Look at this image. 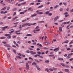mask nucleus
Here are the masks:
<instances>
[{"instance_id":"f257e3e1","label":"nucleus","mask_w":73,"mask_h":73,"mask_svg":"<svg viewBox=\"0 0 73 73\" xmlns=\"http://www.w3.org/2000/svg\"><path fill=\"white\" fill-rule=\"evenodd\" d=\"M33 25V24H29V23H26L25 24H23L22 26V27H25L26 25H29V26H31V25Z\"/></svg>"},{"instance_id":"f03ea898","label":"nucleus","mask_w":73,"mask_h":73,"mask_svg":"<svg viewBox=\"0 0 73 73\" xmlns=\"http://www.w3.org/2000/svg\"><path fill=\"white\" fill-rule=\"evenodd\" d=\"M26 66L27 70H28V69H29V65H28V62L26 63Z\"/></svg>"},{"instance_id":"7ed1b4c3","label":"nucleus","mask_w":73,"mask_h":73,"mask_svg":"<svg viewBox=\"0 0 73 73\" xmlns=\"http://www.w3.org/2000/svg\"><path fill=\"white\" fill-rule=\"evenodd\" d=\"M49 70H50V71H53L54 70H57V68H55L54 67H53L52 69L50 68L49 69Z\"/></svg>"},{"instance_id":"20e7f679","label":"nucleus","mask_w":73,"mask_h":73,"mask_svg":"<svg viewBox=\"0 0 73 73\" xmlns=\"http://www.w3.org/2000/svg\"><path fill=\"white\" fill-rule=\"evenodd\" d=\"M14 68V66H11V67L10 68H9L8 69V70H9V71H10L11 70H13V69Z\"/></svg>"},{"instance_id":"39448f33","label":"nucleus","mask_w":73,"mask_h":73,"mask_svg":"<svg viewBox=\"0 0 73 73\" xmlns=\"http://www.w3.org/2000/svg\"><path fill=\"white\" fill-rule=\"evenodd\" d=\"M9 3L11 4H13L15 3V1L12 0H9Z\"/></svg>"},{"instance_id":"423d86ee","label":"nucleus","mask_w":73,"mask_h":73,"mask_svg":"<svg viewBox=\"0 0 73 73\" xmlns=\"http://www.w3.org/2000/svg\"><path fill=\"white\" fill-rule=\"evenodd\" d=\"M58 16H57L54 19V22H55V21H57V19H58Z\"/></svg>"},{"instance_id":"0eeeda50","label":"nucleus","mask_w":73,"mask_h":73,"mask_svg":"<svg viewBox=\"0 0 73 73\" xmlns=\"http://www.w3.org/2000/svg\"><path fill=\"white\" fill-rule=\"evenodd\" d=\"M30 53L32 54H36V52H33L32 51H30Z\"/></svg>"},{"instance_id":"6e6552de","label":"nucleus","mask_w":73,"mask_h":73,"mask_svg":"<svg viewBox=\"0 0 73 73\" xmlns=\"http://www.w3.org/2000/svg\"><path fill=\"white\" fill-rule=\"evenodd\" d=\"M65 71L66 72H67V73H69L70 72V71H69V69H66L65 70Z\"/></svg>"},{"instance_id":"1a4fd4ad","label":"nucleus","mask_w":73,"mask_h":73,"mask_svg":"<svg viewBox=\"0 0 73 73\" xmlns=\"http://www.w3.org/2000/svg\"><path fill=\"white\" fill-rule=\"evenodd\" d=\"M59 50V48H57L54 50V51H55L56 52H57L58 50Z\"/></svg>"},{"instance_id":"9d476101","label":"nucleus","mask_w":73,"mask_h":73,"mask_svg":"<svg viewBox=\"0 0 73 73\" xmlns=\"http://www.w3.org/2000/svg\"><path fill=\"white\" fill-rule=\"evenodd\" d=\"M7 8V6L5 7L2 9L1 10V11H3V10H5V9H6V8Z\"/></svg>"},{"instance_id":"9b49d317","label":"nucleus","mask_w":73,"mask_h":73,"mask_svg":"<svg viewBox=\"0 0 73 73\" xmlns=\"http://www.w3.org/2000/svg\"><path fill=\"white\" fill-rule=\"evenodd\" d=\"M44 44H45V45H48V44H49V42H44Z\"/></svg>"},{"instance_id":"f8f14e48","label":"nucleus","mask_w":73,"mask_h":73,"mask_svg":"<svg viewBox=\"0 0 73 73\" xmlns=\"http://www.w3.org/2000/svg\"><path fill=\"white\" fill-rule=\"evenodd\" d=\"M37 15V14H33V15H31V17H36V16Z\"/></svg>"},{"instance_id":"ddd939ff","label":"nucleus","mask_w":73,"mask_h":73,"mask_svg":"<svg viewBox=\"0 0 73 73\" xmlns=\"http://www.w3.org/2000/svg\"><path fill=\"white\" fill-rule=\"evenodd\" d=\"M8 28V26H5L3 27H1L0 28L1 29L3 28V29H6V28Z\"/></svg>"},{"instance_id":"4468645a","label":"nucleus","mask_w":73,"mask_h":73,"mask_svg":"<svg viewBox=\"0 0 73 73\" xmlns=\"http://www.w3.org/2000/svg\"><path fill=\"white\" fill-rule=\"evenodd\" d=\"M60 65L63 66H65V64H64L63 63H61L60 64Z\"/></svg>"},{"instance_id":"2eb2a0df","label":"nucleus","mask_w":73,"mask_h":73,"mask_svg":"<svg viewBox=\"0 0 73 73\" xmlns=\"http://www.w3.org/2000/svg\"><path fill=\"white\" fill-rule=\"evenodd\" d=\"M26 36H33V35L31 34H27L26 35Z\"/></svg>"},{"instance_id":"dca6fc26","label":"nucleus","mask_w":73,"mask_h":73,"mask_svg":"<svg viewBox=\"0 0 73 73\" xmlns=\"http://www.w3.org/2000/svg\"><path fill=\"white\" fill-rule=\"evenodd\" d=\"M62 28L61 27H60L59 28V30L60 32H62Z\"/></svg>"},{"instance_id":"f3484780","label":"nucleus","mask_w":73,"mask_h":73,"mask_svg":"<svg viewBox=\"0 0 73 73\" xmlns=\"http://www.w3.org/2000/svg\"><path fill=\"white\" fill-rule=\"evenodd\" d=\"M5 36H11V35L8 34H5Z\"/></svg>"},{"instance_id":"a211bd4d","label":"nucleus","mask_w":73,"mask_h":73,"mask_svg":"<svg viewBox=\"0 0 73 73\" xmlns=\"http://www.w3.org/2000/svg\"><path fill=\"white\" fill-rule=\"evenodd\" d=\"M45 70L46 71H47L48 73H49L50 72L49 71V69L48 68H46L45 69Z\"/></svg>"},{"instance_id":"6ab92c4d","label":"nucleus","mask_w":73,"mask_h":73,"mask_svg":"<svg viewBox=\"0 0 73 73\" xmlns=\"http://www.w3.org/2000/svg\"><path fill=\"white\" fill-rule=\"evenodd\" d=\"M49 11H48L45 13V15H49Z\"/></svg>"},{"instance_id":"aec40b11","label":"nucleus","mask_w":73,"mask_h":73,"mask_svg":"<svg viewBox=\"0 0 73 73\" xmlns=\"http://www.w3.org/2000/svg\"><path fill=\"white\" fill-rule=\"evenodd\" d=\"M6 37L5 36H3L0 38V39H5Z\"/></svg>"},{"instance_id":"412c9836","label":"nucleus","mask_w":73,"mask_h":73,"mask_svg":"<svg viewBox=\"0 0 73 73\" xmlns=\"http://www.w3.org/2000/svg\"><path fill=\"white\" fill-rule=\"evenodd\" d=\"M38 14V15H42L44 13L43 12H39L37 13Z\"/></svg>"},{"instance_id":"4be33fe9","label":"nucleus","mask_w":73,"mask_h":73,"mask_svg":"<svg viewBox=\"0 0 73 73\" xmlns=\"http://www.w3.org/2000/svg\"><path fill=\"white\" fill-rule=\"evenodd\" d=\"M36 66V67H37V69L38 70H41V69H40V68H38V66Z\"/></svg>"},{"instance_id":"5701e85b","label":"nucleus","mask_w":73,"mask_h":73,"mask_svg":"<svg viewBox=\"0 0 73 73\" xmlns=\"http://www.w3.org/2000/svg\"><path fill=\"white\" fill-rule=\"evenodd\" d=\"M15 32V31L14 30H13L11 32H10L9 33H10V34H11V33H13Z\"/></svg>"},{"instance_id":"b1692460","label":"nucleus","mask_w":73,"mask_h":73,"mask_svg":"<svg viewBox=\"0 0 73 73\" xmlns=\"http://www.w3.org/2000/svg\"><path fill=\"white\" fill-rule=\"evenodd\" d=\"M69 42V40H66L64 42V43H68Z\"/></svg>"},{"instance_id":"393cba45","label":"nucleus","mask_w":73,"mask_h":73,"mask_svg":"<svg viewBox=\"0 0 73 73\" xmlns=\"http://www.w3.org/2000/svg\"><path fill=\"white\" fill-rule=\"evenodd\" d=\"M32 64L33 65H37V63L35 62H33L32 63Z\"/></svg>"},{"instance_id":"a878e982","label":"nucleus","mask_w":73,"mask_h":73,"mask_svg":"<svg viewBox=\"0 0 73 73\" xmlns=\"http://www.w3.org/2000/svg\"><path fill=\"white\" fill-rule=\"evenodd\" d=\"M44 7V5H40V6H39L38 7V8H42V7Z\"/></svg>"},{"instance_id":"bb28decb","label":"nucleus","mask_w":73,"mask_h":73,"mask_svg":"<svg viewBox=\"0 0 73 73\" xmlns=\"http://www.w3.org/2000/svg\"><path fill=\"white\" fill-rule=\"evenodd\" d=\"M16 57H17V58H20V59L21 58V57L19 56H17Z\"/></svg>"},{"instance_id":"cd10ccee","label":"nucleus","mask_w":73,"mask_h":73,"mask_svg":"<svg viewBox=\"0 0 73 73\" xmlns=\"http://www.w3.org/2000/svg\"><path fill=\"white\" fill-rule=\"evenodd\" d=\"M45 63H48V62H49V61L48 60H46L45 61Z\"/></svg>"},{"instance_id":"c85d7f7f","label":"nucleus","mask_w":73,"mask_h":73,"mask_svg":"<svg viewBox=\"0 0 73 73\" xmlns=\"http://www.w3.org/2000/svg\"><path fill=\"white\" fill-rule=\"evenodd\" d=\"M17 9L16 8H15L13 9V11H16Z\"/></svg>"},{"instance_id":"c756f323","label":"nucleus","mask_w":73,"mask_h":73,"mask_svg":"<svg viewBox=\"0 0 73 73\" xmlns=\"http://www.w3.org/2000/svg\"><path fill=\"white\" fill-rule=\"evenodd\" d=\"M68 12L64 13V15H68Z\"/></svg>"},{"instance_id":"7c9ffc66","label":"nucleus","mask_w":73,"mask_h":73,"mask_svg":"<svg viewBox=\"0 0 73 73\" xmlns=\"http://www.w3.org/2000/svg\"><path fill=\"white\" fill-rule=\"evenodd\" d=\"M65 66L66 68H69V66L68 65L65 66Z\"/></svg>"},{"instance_id":"2f4dec72","label":"nucleus","mask_w":73,"mask_h":73,"mask_svg":"<svg viewBox=\"0 0 73 73\" xmlns=\"http://www.w3.org/2000/svg\"><path fill=\"white\" fill-rule=\"evenodd\" d=\"M49 56L50 57H53V56H54V54H50L49 55Z\"/></svg>"},{"instance_id":"473e14b6","label":"nucleus","mask_w":73,"mask_h":73,"mask_svg":"<svg viewBox=\"0 0 73 73\" xmlns=\"http://www.w3.org/2000/svg\"><path fill=\"white\" fill-rule=\"evenodd\" d=\"M26 4V2H24V3H21V4L22 5H25Z\"/></svg>"},{"instance_id":"72a5a7b5","label":"nucleus","mask_w":73,"mask_h":73,"mask_svg":"<svg viewBox=\"0 0 73 73\" xmlns=\"http://www.w3.org/2000/svg\"><path fill=\"white\" fill-rule=\"evenodd\" d=\"M25 12H21L20 13V14H24Z\"/></svg>"},{"instance_id":"f704fd0d","label":"nucleus","mask_w":73,"mask_h":73,"mask_svg":"<svg viewBox=\"0 0 73 73\" xmlns=\"http://www.w3.org/2000/svg\"><path fill=\"white\" fill-rule=\"evenodd\" d=\"M35 61H36V62H38V60H37L36 59H35Z\"/></svg>"},{"instance_id":"c9c22d12","label":"nucleus","mask_w":73,"mask_h":73,"mask_svg":"<svg viewBox=\"0 0 73 73\" xmlns=\"http://www.w3.org/2000/svg\"><path fill=\"white\" fill-rule=\"evenodd\" d=\"M63 4H64V5H65L66 6V5H67V4H66V3H63Z\"/></svg>"},{"instance_id":"e433bc0d","label":"nucleus","mask_w":73,"mask_h":73,"mask_svg":"<svg viewBox=\"0 0 73 73\" xmlns=\"http://www.w3.org/2000/svg\"><path fill=\"white\" fill-rule=\"evenodd\" d=\"M67 50H71V49H70V48H68L67 49Z\"/></svg>"},{"instance_id":"4c0bfd02","label":"nucleus","mask_w":73,"mask_h":73,"mask_svg":"<svg viewBox=\"0 0 73 73\" xmlns=\"http://www.w3.org/2000/svg\"><path fill=\"white\" fill-rule=\"evenodd\" d=\"M39 28V27L37 26L35 28V29H38Z\"/></svg>"},{"instance_id":"58836bf2","label":"nucleus","mask_w":73,"mask_h":73,"mask_svg":"<svg viewBox=\"0 0 73 73\" xmlns=\"http://www.w3.org/2000/svg\"><path fill=\"white\" fill-rule=\"evenodd\" d=\"M37 53H38V54H41V52H37Z\"/></svg>"},{"instance_id":"ea45409f","label":"nucleus","mask_w":73,"mask_h":73,"mask_svg":"<svg viewBox=\"0 0 73 73\" xmlns=\"http://www.w3.org/2000/svg\"><path fill=\"white\" fill-rule=\"evenodd\" d=\"M48 15L49 16H51V15H52V13H49V14H48Z\"/></svg>"},{"instance_id":"a19ab883","label":"nucleus","mask_w":73,"mask_h":73,"mask_svg":"<svg viewBox=\"0 0 73 73\" xmlns=\"http://www.w3.org/2000/svg\"><path fill=\"white\" fill-rule=\"evenodd\" d=\"M26 53H30V51L29 50H27L26 51Z\"/></svg>"},{"instance_id":"79ce46f5","label":"nucleus","mask_w":73,"mask_h":73,"mask_svg":"<svg viewBox=\"0 0 73 73\" xmlns=\"http://www.w3.org/2000/svg\"><path fill=\"white\" fill-rule=\"evenodd\" d=\"M69 16V15L67 14L66 15H65V17H68V16Z\"/></svg>"},{"instance_id":"37998d69","label":"nucleus","mask_w":73,"mask_h":73,"mask_svg":"<svg viewBox=\"0 0 73 73\" xmlns=\"http://www.w3.org/2000/svg\"><path fill=\"white\" fill-rule=\"evenodd\" d=\"M20 32V30H18V31H16L15 32L16 33H18V32Z\"/></svg>"},{"instance_id":"c03bdc74","label":"nucleus","mask_w":73,"mask_h":73,"mask_svg":"<svg viewBox=\"0 0 73 73\" xmlns=\"http://www.w3.org/2000/svg\"><path fill=\"white\" fill-rule=\"evenodd\" d=\"M1 14H4V12L3 11H1Z\"/></svg>"},{"instance_id":"a18cd8bd","label":"nucleus","mask_w":73,"mask_h":73,"mask_svg":"<svg viewBox=\"0 0 73 73\" xmlns=\"http://www.w3.org/2000/svg\"><path fill=\"white\" fill-rule=\"evenodd\" d=\"M38 23H45V21H41L38 22Z\"/></svg>"},{"instance_id":"49530a36","label":"nucleus","mask_w":73,"mask_h":73,"mask_svg":"<svg viewBox=\"0 0 73 73\" xmlns=\"http://www.w3.org/2000/svg\"><path fill=\"white\" fill-rule=\"evenodd\" d=\"M21 26H22L21 25H19V28H20V29H21V28H22V27H21Z\"/></svg>"},{"instance_id":"de8ad7c7","label":"nucleus","mask_w":73,"mask_h":73,"mask_svg":"<svg viewBox=\"0 0 73 73\" xmlns=\"http://www.w3.org/2000/svg\"><path fill=\"white\" fill-rule=\"evenodd\" d=\"M11 38V36H9L8 37H7V38L8 39Z\"/></svg>"},{"instance_id":"09e8293b","label":"nucleus","mask_w":73,"mask_h":73,"mask_svg":"<svg viewBox=\"0 0 73 73\" xmlns=\"http://www.w3.org/2000/svg\"><path fill=\"white\" fill-rule=\"evenodd\" d=\"M8 19H12V17H8Z\"/></svg>"},{"instance_id":"8fccbe9b","label":"nucleus","mask_w":73,"mask_h":73,"mask_svg":"<svg viewBox=\"0 0 73 73\" xmlns=\"http://www.w3.org/2000/svg\"><path fill=\"white\" fill-rule=\"evenodd\" d=\"M7 10H9L10 9V7H8L7 9Z\"/></svg>"},{"instance_id":"3c124183","label":"nucleus","mask_w":73,"mask_h":73,"mask_svg":"<svg viewBox=\"0 0 73 73\" xmlns=\"http://www.w3.org/2000/svg\"><path fill=\"white\" fill-rule=\"evenodd\" d=\"M13 52H14L15 53H16V51L15 50H13Z\"/></svg>"},{"instance_id":"603ef678","label":"nucleus","mask_w":73,"mask_h":73,"mask_svg":"<svg viewBox=\"0 0 73 73\" xmlns=\"http://www.w3.org/2000/svg\"><path fill=\"white\" fill-rule=\"evenodd\" d=\"M2 43H3V44H7V42H5V41L3 42H2Z\"/></svg>"},{"instance_id":"864d4df0","label":"nucleus","mask_w":73,"mask_h":73,"mask_svg":"<svg viewBox=\"0 0 73 73\" xmlns=\"http://www.w3.org/2000/svg\"><path fill=\"white\" fill-rule=\"evenodd\" d=\"M40 31V29H36L35 30L36 31H37V32H38Z\"/></svg>"},{"instance_id":"5fc2aeb1","label":"nucleus","mask_w":73,"mask_h":73,"mask_svg":"<svg viewBox=\"0 0 73 73\" xmlns=\"http://www.w3.org/2000/svg\"><path fill=\"white\" fill-rule=\"evenodd\" d=\"M8 13V11H5L4 12V14H5V13Z\"/></svg>"},{"instance_id":"6e6d98bb","label":"nucleus","mask_w":73,"mask_h":73,"mask_svg":"<svg viewBox=\"0 0 73 73\" xmlns=\"http://www.w3.org/2000/svg\"><path fill=\"white\" fill-rule=\"evenodd\" d=\"M34 3H30V5H34Z\"/></svg>"},{"instance_id":"4d7b16f0","label":"nucleus","mask_w":73,"mask_h":73,"mask_svg":"<svg viewBox=\"0 0 73 73\" xmlns=\"http://www.w3.org/2000/svg\"><path fill=\"white\" fill-rule=\"evenodd\" d=\"M54 24H55V25H58V23H55Z\"/></svg>"},{"instance_id":"13d9d810","label":"nucleus","mask_w":73,"mask_h":73,"mask_svg":"<svg viewBox=\"0 0 73 73\" xmlns=\"http://www.w3.org/2000/svg\"><path fill=\"white\" fill-rule=\"evenodd\" d=\"M27 21V19H25V20H23L22 21V22H25Z\"/></svg>"},{"instance_id":"bf43d9fd","label":"nucleus","mask_w":73,"mask_h":73,"mask_svg":"<svg viewBox=\"0 0 73 73\" xmlns=\"http://www.w3.org/2000/svg\"><path fill=\"white\" fill-rule=\"evenodd\" d=\"M38 2H39V3H41V2H42L40 0H38Z\"/></svg>"},{"instance_id":"052dcab7","label":"nucleus","mask_w":73,"mask_h":73,"mask_svg":"<svg viewBox=\"0 0 73 73\" xmlns=\"http://www.w3.org/2000/svg\"><path fill=\"white\" fill-rule=\"evenodd\" d=\"M16 34L17 35H20V34H21V33H17Z\"/></svg>"},{"instance_id":"680f3d73","label":"nucleus","mask_w":73,"mask_h":73,"mask_svg":"<svg viewBox=\"0 0 73 73\" xmlns=\"http://www.w3.org/2000/svg\"><path fill=\"white\" fill-rule=\"evenodd\" d=\"M33 45H36V43L35 42H34L33 43Z\"/></svg>"},{"instance_id":"e2e57ef3","label":"nucleus","mask_w":73,"mask_h":73,"mask_svg":"<svg viewBox=\"0 0 73 73\" xmlns=\"http://www.w3.org/2000/svg\"><path fill=\"white\" fill-rule=\"evenodd\" d=\"M73 41H72L70 42V44H73Z\"/></svg>"},{"instance_id":"0e129e2a","label":"nucleus","mask_w":73,"mask_h":73,"mask_svg":"<svg viewBox=\"0 0 73 73\" xmlns=\"http://www.w3.org/2000/svg\"><path fill=\"white\" fill-rule=\"evenodd\" d=\"M31 41H29L28 42V43H29V44H31Z\"/></svg>"},{"instance_id":"69168bd1","label":"nucleus","mask_w":73,"mask_h":73,"mask_svg":"<svg viewBox=\"0 0 73 73\" xmlns=\"http://www.w3.org/2000/svg\"><path fill=\"white\" fill-rule=\"evenodd\" d=\"M40 48H38L36 50L37 51H38V50H40Z\"/></svg>"},{"instance_id":"338daca9","label":"nucleus","mask_w":73,"mask_h":73,"mask_svg":"<svg viewBox=\"0 0 73 73\" xmlns=\"http://www.w3.org/2000/svg\"><path fill=\"white\" fill-rule=\"evenodd\" d=\"M17 54L18 55H19V56H21V54L20 53H18Z\"/></svg>"},{"instance_id":"774afa93","label":"nucleus","mask_w":73,"mask_h":73,"mask_svg":"<svg viewBox=\"0 0 73 73\" xmlns=\"http://www.w3.org/2000/svg\"><path fill=\"white\" fill-rule=\"evenodd\" d=\"M58 73H63V72L62 71H60L58 72Z\"/></svg>"}]
</instances>
